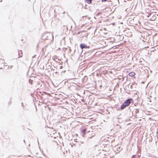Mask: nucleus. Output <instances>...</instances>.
<instances>
[{
	"label": "nucleus",
	"instance_id": "f257e3e1",
	"mask_svg": "<svg viewBox=\"0 0 158 158\" xmlns=\"http://www.w3.org/2000/svg\"><path fill=\"white\" fill-rule=\"evenodd\" d=\"M133 100L132 98H129L126 100L121 106V109H124L126 107L129 106L131 103L133 102Z\"/></svg>",
	"mask_w": 158,
	"mask_h": 158
},
{
	"label": "nucleus",
	"instance_id": "f03ea898",
	"mask_svg": "<svg viewBox=\"0 0 158 158\" xmlns=\"http://www.w3.org/2000/svg\"><path fill=\"white\" fill-rule=\"evenodd\" d=\"M80 47L82 49L83 48H89V46H87L85 44H80Z\"/></svg>",
	"mask_w": 158,
	"mask_h": 158
},
{
	"label": "nucleus",
	"instance_id": "7ed1b4c3",
	"mask_svg": "<svg viewBox=\"0 0 158 158\" xmlns=\"http://www.w3.org/2000/svg\"><path fill=\"white\" fill-rule=\"evenodd\" d=\"M18 55L19 57H22L23 56V53L22 50H20L19 52Z\"/></svg>",
	"mask_w": 158,
	"mask_h": 158
},
{
	"label": "nucleus",
	"instance_id": "20e7f679",
	"mask_svg": "<svg viewBox=\"0 0 158 158\" xmlns=\"http://www.w3.org/2000/svg\"><path fill=\"white\" fill-rule=\"evenodd\" d=\"M135 73L134 72H131L129 74V75L130 76L133 77L135 75Z\"/></svg>",
	"mask_w": 158,
	"mask_h": 158
},
{
	"label": "nucleus",
	"instance_id": "39448f33",
	"mask_svg": "<svg viewBox=\"0 0 158 158\" xmlns=\"http://www.w3.org/2000/svg\"><path fill=\"white\" fill-rule=\"evenodd\" d=\"M92 0H85V2L88 4H90L91 3Z\"/></svg>",
	"mask_w": 158,
	"mask_h": 158
},
{
	"label": "nucleus",
	"instance_id": "423d86ee",
	"mask_svg": "<svg viewBox=\"0 0 158 158\" xmlns=\"http://www.w3.org/2000/svg\"><path fill=\"white\" fill-rule=\"evenodd\" d=\"M86 131V129H82L81 131V132L82 133H83L84 134H85V131Z\"/></svg>",
	"mask_w": 158,
	"mask_h": 158
},
{
	"label": "nucleus",
	"instance_id": "0eeeda50",
	"mask_svg": "<svg viewBox=\"0 0 158 158\" xmlns=\"http://www.w3.org/2000/svg\"><path fill=\"white\" fill-rule=\"evenodd\" d=\"M102 1L105 2L106 1V0H102Z\"/></svg>",
	"mask_w": 158,
	"mask_h": 158
},
{
	"label": "nucleus",
	"instance_id": "6e6552de",
	"mask_svg": "<svg viewBox=\"0 0 158 158\" xmlns=\"http://www.w3.org/2000/svg\"><path fill=\"white\" fill-rule=\"evenodd\" d=\"M62 68H63L62 66H60V69H62Z\"/></svg>",
	"mask_w": 158,
	"mask_h": 158
},
{
	"label": "nucleus",
	"instance_id": "1a4fd4ad",
	"mask_svg": "<svg viewBox=\"0 0 158 158\" xmlns=\"http://www.w3.org/2000/svg\"><path fill=\"white\" fill-rule=\"evenodd\" d=\"M2 0H0V2H2Z\"/></svg>",
	"mask_w": 158,
	"mask_h": 158
},
{
	"label": "nucleus",
	"instance_id": "9d476101",
	"mask_svg": "<svg viewBox=\"0 0 158 158\" xmlns=\"http://www.w3.org/2000/svg\"><path fill=\"white\" fill-rule=\"evenodd\" d=\"M55 141L57 143V142L55 140Z\"/></svg>",
	"mask_w": 158,
	"mask_h": 158
}]
</instances>
